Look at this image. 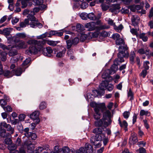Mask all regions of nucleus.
I'll use <instances>...</instances> for the list:
<instances>
[{
	"mask_svg": "<svg viewBox=\"0 0 153 153\" xmlns=\"http://www.w3.org/2000/svg\"><path fill=\"white\" fill-rule=\"evenodd\" d=\"M140 37L143 41L146 42L148 40V38L146 36V34L144 33H142L140 35Z\"/></svg>",
	"mask_w": 153,
	"mask_h": 153,
	"instance_id": "41",
	"label": "nucleus"
},
{
	"mask_svg": "<svg viewBox=\"0 0 153 153\" xmlns=\"http://www.w3.org/2000/svg\"><path fill=\"white\" fill-rule=\"evenodd\" d=\"M52 52V50L50 47H48L46 48L42 49V53L44 56L50 57Z\"/></svg>",
	"mask_w": 153,
	"mask_h": 153,
	"instance_id": "11",
	"label": "nucleus"
},
{
	"mask_svg": "<svg viewBox=\"0 0 153 153\" xmlns=\"http://www.w3.org/2000/svg\"><path fill=\"white\" fill-rule=\"evenodd\" d=\"M128 96L129 98V99L131 101L133 100V94L131 89L129 90L128 94Z\"/></svg>",
	"mask_w": 153,
	"mask_h": 153,
	"instance_id": "45",
	"label": "nucleus"
},
{
	"mask_svg": "<svg viewBox=\"0 0 153 153\" xmlns=\"http://www.w3.org/2000/svg\"><path fill=\"white\" fill-rule=\"evenodd\" d=\"M95 125L96 127L103 126L105 127L107 126L108 124L107 122L105 121V119L104 118H102L99 120H96L95 122Z\"/></svg>",
	"mask_w": 153,
	"mask_h": 153,
	"instance_id": "9",
	"label": "nucleus"
},
{
	"mask_svg": "<svg viewBox=\"0 0 153 153\" xmlns=\"http://www.w3.org/2000/svg\"><path fill=\"white\" fill-rule=\"evenodd\" d=\"M21 130H20V132L24 134L25 136L27 138L30 137L33 140H35L37 136L36 134L34 133H31L29 132V128H25L24 130H23V127L22 126H19Z\"/></svg>",
	"mask_w": 153,
	"mask_h": 153,
	"instance_id": "5",
	"label": "nucleus"
},
{
	"mask_svg": "<svg viewBox=\"0 0 153 153\" xmlns=\"http://www.w3.org/2000/svg\"><path fill=\"white\" fill-rule=\"evenodd\" d=\"M118 121L119 124L121 127L124 128L125 131L127 130V128L128 126V123L126 120H124L122 122L121 121L120 118L119 117L118 120Z\"/></svg>",
	"mask_w": 153,
	"mask_h": 153,
	"instance_id": "19",
	"label": "nucleus"
},
{
	"mask_svg": "<svg viewBox=\"0 0 153 153\" xmlns=\"http://www.w3.org/2000/svg\"><path fill=\"white\" fill-rule=\"evenodd\" d=\"M17 148V146L14 144H11L8 145L7 146L8 149L10 151V153H18L19 152L17 151H14L13 152H11V151L15 150Z\"/></svg>",
	"mask_w": 153,
	"mask_h": 153,
	"instance_id": "20",
	"label": "nucleus"
},
{
	"mask_svg": "<svg viewBox=\"0 0 153 153\" xmlns=\"http://www.w3.org/2000/svg\"><path fill=\"white\" fill-rule=\"evenodd\" d=\"M88 36L93 37V33L92 32H89L87 34H84L82 35L80 38V41L82 42H84L87 39Z\"/></svg>",
	"mask_w": 153,
	"mask_h": 153,
	"instance_id": "18",
	"label": "nucleus"
},
{
	"mask_svg": "<svg viewBox=\"0 0 153 153\" xmlns=\"http://www.w3.org/2000/svg\"><path fill=\"white\" fill-rule=\"evenodd\" d=\"M73 45H76L77 44L79 41V38L78 37H75L74 39L71 40Z\"/></svg>",
	"mask_w": 153,
	"mask_h": 153,
	"instance_id": "60",
	"label": "nucleus"
},
{
	"mask_svg": "<svg viewBox=\"0 0 153 153\" xmlns=\"http://www.w3.org/2000/svg\"><path fill=\"white\" fill-rule=\"evenodd\" d=\"M146 70L144 69L140 73V75L141 76H142L143 78L145 77L147 74V71Z\"/></svg>",
	"mask_w": 153,
	"mask_h": 153,
	"instance_id": "63",
	"label": "nucleus"
},
{
	"mask_svg": "<svg viewBox=\"0 0 153 153\" xmlns=\"http://www.w3.org/2000/svg\"><path fill=\"white\" fill-rule=\"evenodd\" d=\"M66 49H64L62 51H57L56 54V56L58 58H61L65 55Z\"/></svg>",
	"mask_w": 153,
	"mask_h": 153,
	"instance_id": "28",
	"label": "nucleus"
},
{
	"mask_svg": "<svg viewBox=\"0 0 153 153\" xmlns=\"http://www.w3.org/2000/svg\"><path fill=\"white\" fill-rule=\"evenodd\" d=\"M137 141L138 139L137 137L135 134H134L132 135L130 138L129 143L131 144H134Z\"/></svg>",
	"mask_w": 153,
	"mask_h": 153,
	"instance_id": "21",
	"label": "nucleus"
},
{
	"mask_svg": "<svg viewBox=\"0 0 153 153\" xmlns=\"http://www.w3.org/2000/svg\"><path fill=\"white\" fill-rule=\"evenodd\" d=\"M77 30L79 32H81L84 30V26L80 24H77L76 25Z\"/></svg>",
	"mask_w": 153,
	"mask_h": 153,
	"instance_id": "35",
	"label": "nucleus"
},
{
	"mask_svg": "<svg viewBox=\"0 0 153 153\" xmlns=\"http://www.w3.org/2000/svg\"><path fill=\"white\" fill-rule=\"evenodd\" d=\"M31 60V58L30 57L28 58L23 62L22 65L23 66L27 65H28Z\"/></svg>",
	"mask_w": 153,
	"mask_h": 153,
	"instance_id": "52",
	"label": "nucleus"
},
{
	"mask_svg": "<svg viewBox=\"0 0 153 153\" xmlns=\"http://www.w3.org/2000/svg\"><path fill=\"white\" fill-rule=\"evenodd\" d=\"M150 50L148 48L146 47L144 48H141L137 51V53L140 54H146L148 55L149 53Z\"/></svg>",
	"mask_w": 153,
	"mask_h": 153,
	"instance_id": "16",
	"label": "nucleus"
},
{
	"mask_svg": "<svg viewBox=\"0 0 153 153\" xmlns=\"http://www.w3.org/2000/svg\"><path fill=\"white\" fill-rule=\"evenodd\" d=\"M102 132V129L100 128H95L93 130V132L95 135L91 137L90 141L96 147L99 148L101 146L102 140L105 137V134Z\"/></svg>",
	"mask_w": 153,
	"mask_h": 153,
	"instance_id": "2",
	"label": "nucleus"
},
{
	"mask_svg": "<svg viewBox=\"0 0 153 153\" xmlns=\"http://www.w3.org/2000/svg\"><path fill=\"white\" fill-rule=\"evenodd\" d=\"M101 111L100 109L97 110L96 109L94 111L95 113L94 114V117L96 120L100 119L101 117V114L100 112V111Z\"/></svg>",
	"mask_w": 153,
	"mask_h": 153,
	"instance_id": "25",
	"label": "nucleus"
},
{
	"mask_svg": "<svg viewBox=\"0 0 153 153\" xmlns=\"http://www.w3.org/2000/svg\"><path fill=\"white\" fill-rule=\"evenodd\" d=\"M47 105V104L45 102H42L39 105V108L41 110H43L46 108Z\"/></svg>",
	"mask_w": 153,
	"mask_h": 153,
	"instance_id": "40",
	"label": "nucleus"
},
{
	"mask_svg": "<svg viewBox=\"0 0 153 153\" xmlns=\"http://www.w3.org/2000/svg\"><path fill=\"white\" fill-rule=\"evenodd\" d=\"M12 71L17 76H20L22 74V68H19L16 69L15 70Z\"/></svg>",
	"mask_w": 153,
	"mask_h": 153,
	"instance_id": "26",
	"label": "nucleus"
},
{
	"mask_svg": "<svg viewBox=\"0 0 153 153\" xmlns=\"http://www.w3.org/2000/svg\"><path fill=\"white\" fill-rule=\"evenodd\" d=\"M46 43L50 45L54 46L57 44L58 42L56 41L46 40Z\"/></svg>",
	"mask_w": 153,
	"mask_h": 153,
	"instance_id": "38",
	"label": "nucleus"
},
{
	"mask_svg": "<svg viewBox=\"0 0 153 153\" xmlns=\"http://www.w3.org/2000/svg\"><path fill=\"white\" fill-rule=\"evenodd\" d=\"M86 153H91L93 151V148L92 146L89 144H86L85 146Z\"/></svg>",
	"mask_w": 153,
	"mask_h": 153,
	"instance_id": "30",
	"label": "nucleus"
},
{
	"mask_svg": "<svg viewBox=\"0 0 153 153\" xmlns=\"http://www.w3.org/2000/svg\"><path fill=\"white\" fill-rule=\"evenodd\" d=\"M135 56V54L134 51H131L130 55V60L132 62H134Z\"/></svg>",
	"mask_w": 153,
	"mask_h": 153,
	"instance_id": "44",
	"label": "nucleus"
},
{
	"mask_svg": "<svg viewBox=\"0 0 153 153\" xmlns=\"http://www.w3.org/2000/svg\"><path fill=\"white\" fill-rule=\"evenodd\" d=\"M27 43L28 45H34L36 47H37L38 48H41L43 49V46L46 43V40L43 39L37 41L35 39H31L28 40Z\"/></svg>",
	"mask_w": 153,
	"mask_h": 153,
	"instance_id": "4",
	"label": "nucleus"
},
{
	"mask_svg": "<svg viewBox=\"0 0 153 153\" xmlns=\"http://www.w3.org/2000/svg\"><path fill=\"white\" fill-rule=\"evenodd\" d=\"M115 43L117 45H120V46L119 48V52H120V46H122L123 47H124L126 46L127 48V49L126 50V51H128V48L127 47V46L126 45H124V42L123 39L120 38L119 39H118V40H117L115 41Z\"/></svg>",
	"mask_w": 153,
	"mask_h": 153,
	"instance_id": "17",
	"label": "nucleus"
},
{
	"mask_svg": "<svg viewBox=\"0 0 153 153\" xmlns=\"http://www.w3.org/2000/svg\"><path fill=\"white\" fill-rule=\"evenodd\" d=\"M138 151V153H146V150L143 147L140 148Z\"/></svg>",
	"mask_w": 153,
	"mask_h": 153,
	"instance_id": "64",
	"label": "nucleus"
},
{
	"mask_svg": "<svg viewBox=\"0 0 153 153\" xmlns=\"http://www.w3.org/2000/svg\"><path fill=\"white\" fill-rule=\"evenodd\" d=\"M66 43L67 44V48L69 49L70 48L72 45H73V43H72V42L71 40L69 39L68 40H67Z\"/></svg>",
	"mask_w": 153,
	"mask_h": 153,
	"instance_id": "53",
	"label": "nucleus"
},
{
	"mask_svg": "<svg viewBox=\"0 0 153 153\" xmlns=\"http://www.w3.org/2000/svg\"><path fill=\"white\" fill-rule=\"evenodd\" d=\"M108 85V82L106 80L102 81V83L99 85L100 90H94L93 92L97 93L98 95H101L105 93V88Z\"/></svg>",
	"mask_w": 153,
	"mask_h": 153,
	"instance_id": "6",
	"label": "nucleus"
},
{
	"mask_svg": "<svg viewBox=\"0 0 153 153\" xmlns=\"http://www.w3.org/2000/svg\"><path fill=\"white\" fill-rule=\"evenodd\" d=\"M0 48L4 50H10V48H13V46H11V45H8L6 46L5 45L0 43Z\"/></svg>",
	"mask_w": 153,
	"mask_h": 153,
	"instance_id": "29",
	"label": "nucleus"
},
{
	"mask_svg": "<svg viewBox=\"0 0 153 153\" xmlns=\"http://www.w3.org/2000/svg\"><path fill=\"white\" fill-rule=\"evenodd\" d=\"M5 143L7 145H10L12 143V141L11 139L10 138H7L4 140Z\"/></svg>",
	"mask_w": 153,
	"mask_h": 153,
	"instance_id": "57",
	"label": "nucleus"
},
{
	"mask_svg": "<svg viewBox=\"0 0 153 153\" xmlns=\"http://www.w3.org/2000/svg\"><path fill=\"white\" fill-rule=\"evenodd\" d=\"M10 33V28H6L3 29L2 30H0V34H3L6 36H8Z\"/></svg>",
	"mask_w": 153,
	"mask_h": 153,
	"instance_id": "23",
	"label": "nucleus"
},
{
	"mask_svg": "<svg viewBox=\"0 0 153 153\" xmlns=\"http://www.w3.org/2000/svg\"><path fill=\"white\" fill-rule=\"evenodd\" d=\"M16 36L19 37V39L20 38L24 39L26 37V34L24 33H18L16 34Z\"/></svg>",
	"mask_w": 153,
	"mask_h": 153,
	"instance_id": "56",
	"label": "nucleus"
},
{
	"mask_svg": "<svg viewBox=\"0 0 153 153\" xmlns=\"http://www.w3.org/2000/svg\"><path fill=\"white\" fill-rule=\"evenodd\" d=\"M103 112V118L105 120L107 118H108L109 119V122L111 123V120L110 119L111 117V114L110 111L107 109L106 108V109L104 110L103 111H102Z\"/></svg>",
	"mask_w": 153,
	"mask_h": 153,
	"instance_id": "13",
	"label": "nucleus"
},
{
	"mask_svg": "<svg viewBox=\"0 0 153 153\" xmlns=\"http://www.w3.org/2000/svg\"><path fill=\"white\" fill-rule=\"evenodd\" d=\"M130 115L129 111H125L123 114V116L125 119H127L129 117Z\"/></svg>",
	"mask_w": 153,
	"mask_h": 153,
	"instance_id": "50",
	"label": "nucleus"
},
{
	"mask_svg": "<svg viewBox=\"0 0 153 153\" xmlns=\"http://www.w3.org/2000/svg\"><path fill=\"white\" fill-rule=\"evenodd\" d=\"M2 74H3L4 76L5 77H10L12 76V72H10L8 70H5L4 71L2 69Z\"/></svg>",
	"mask_w": 153,
	"mask_h": 153,
	"instance_id": "27",
	"label": "nucleus"
},
{
	"mask_svg": "<svg viewBox=\"0 0 153 153\" xmlns=\"http://www.w3.org/2000/svg\"><path fill=\"white\" fill-rule=\"evenodd\" d=\"M38 52V49L35 46L31 45L28 49L26 50L25 53L29 55L36 54Z\"/></svg>",
	"mask_w": 153,
	"mask_h": 153,
	"instance_id": "8",
	"label": "nucleus"
},
{
	"mask_svg": "<svg viewBox=\"0 0 153 153\" xmlns=\"http://www.w3.org/2000/svg\"><path fill=\"white\" fill-rule=\"evenodd\" d=\"M120 52L118 54V58L115 59L114 64L111 67L110 69L111 71V73H115L118 70V65L119 62L122 63L124 61L123 59L124 57H128L129 56L128 53L126 51L127 48L126 46L120 47Z\"/></svg>",
	"mask_w": 153,
	"mask_h": 153,
	"instance_id": "1",
	"label": "nucleus"
},
{
	"mask_svg": "<svg viewBox=\"0 0 153 153\" xmlns=\"http://www.w3.org/2000/svg\"><path fill=\"white\" fill-rule=\"evenodd\" d=\"M56 30H51L48 33V37H51L52 36L55 35Z\"/></svg>",
	"mask_w": 153,
	"mask_h": 153,
	"instance_id": "61",
	"label": "nucleus"
},
{
	"mask_svg": "<svg viewBox=\"0 0 153 153\" xmlns=\"http://www.w3.org/2000/svg\"><path fill=\"white\" fill-rule=\"evenodd\" d=\"M24 146L27 148L28 150L31 151L35 148V145L29 140H27L24 143Z\"/></svg>",
	"mask_w": 153,
	"mask_h": 153,
	"instance_id": "10",
	"label": "nucleus"
},
{
	"mask_svg": "<svg viewBox=\"0 0 153 153\" xmlns=\"http://www.w3.org/2000/svg\"><path fill=\"white\" fill-rule=\"evenodd\" d=\"M88 6V4L85 2H82L80 5V7L82 9H86Z\"/></svg>",
	"mask_w": 153,
	"mask_h": 153,
	"instance_id": "58",
	"label": "nucleus"
},
{
	"mask_svg": "<svg viewBox=\"0 0 153 153\" xmlns=\"http://www.w3.org/2000/svg\"><path fill=\"white\" fill-rule=\"evenodd\" d=\"M5 111L7 112H11L12 111L13 109L12 107L9 105H7L6 107H4L3 108Z\"/></svg>",
	"mask_w": 153,
	"mask_h": 153,
	"instance_id": "51",
	"label": "nucleus"
},
{
	"mask_svg": "<svg viewBox=\"0 0 153 153\" xmlns=\"http://www.w3.org/2000/svg\"><path fill=\"white\" fill-rule=\"evenodd\" d=\"M150 65V62L148 61H146L144 62L143 66L145 69L148 70L149 68V65Z\"/></svg>",
	"mask_w": 153,
	"mask_h": 153,
	"instance_id": "46",
	"label": "nucleus"
},
{
	"mask_svg": "<svg viewBox=\"0 0 153 153\" xmlns=\"http://www.w3.org/2000/svg\"><path fill=\"white\" fill-rule=\"evenodd\" d=\"M59 150L60 151H62L64 153H69L70 152L69 148L68 147L66 146L62 148V149H60Z\"/></svg>",
	"mask_w": 153,
	"mask_h": 153,
	"instance_id": "48",
	"label": "nucleus"
},
{
	"mask_svg": "<svg viewBox=\"0 0 153 153\" xmlns=\"http://www.w3.org/2000/svg\"><path fill=\"white\" fill-rule=\"evenodd\" d=\"M5 128L7 129V131H10L11 134H12L13 133L14 129L11 127L10 125L8 124Z\"/></svg>",
	"mask_w": 153,
	"mask_h": 153,
	"instance_id": "49",
	"label": "nucleus"
},
{
	"mask_svg": "<svg viewBox=\"0 0 153 153\" xmlns=\"http://www.w3.org/2000/svg\"><path fill=\"white\" fill-rule=\"evenodd\" d=\"M90 105L94 108V111L96 109L97 110L100 109L101 111H103L106 109V107L104 104H97L95 102H92L90 103Z\"/></svg>",
	"mask_w": 153,
	"mask_h": 153,
	"instance_id": "7",
	"label": "nucleus"
},
{
	"mask_svg": "<svg viewBox=\"0 0 153 153\" xmlns=\"http://www.w3.org/2000/svg\"><path fill=\"white\" fill-rule=\"evenodd\" d=\"M39 114V112L38 111H36L34 112L30 115V118L35 120L37 119L38 118Z\"/></svg>",
	"mask_w": 153,
	"mask_h": 153,
	"instance_id": "24",
	"label": "nucleus"
},
{
	"mask_svg": "<svg viewBox=\"0 0 153 153\" xmlns=\"http://www.w3.org/2000/svg\"><path fill=\"white\" fill-rule=\"evenodd\" d=\"M8 40L9 42L12 43L14 42V43H16L20 41V40L19 37L16 35L13 37H11L8 38Z\"/></svg>",
	"mask_w": 153,
	"mask_h": 153,
	"instance_id": "22",
	"label": "nucleus"
},
{
	"mask_svg": "<svg viewBox=\"0 0 153 153\" xmlns=\"http://www.w3.org/2000/svg\"><path fill=\"white\" fill-rule=\"evenodd\" d=\"M73 51L72 50H69L68 51V54L70 58V59H74V57L73 55Z\"/></svg>",
	"mask_w": 153,
	"mask_h": 153,
	"instance_id": "42",
	"label": "nucleus"
},
{
	"mask_svg": "<svg viewBox=\"0 0 153 153\" xmlns=\"http://www.w3.org/2000/svg\"><path fill=\"white\" fill-rule=\"evenodd\" d=\"M114 29L117 32H121L123 28V27L122 24H120L119 26H117L116 25H114Z\"/></svg>",
	"mask_w": 153,
	"mask_h": 153,
	"instance_id": "33",
	"label": "nucleus"
},
{
	"mask_svg": "<svg viewBox=\"0 0 153 153\" xmlns=\"http://www.w3.org/2000/svg\"><path fill=\"white\" fill-rule=\"evenodd\" d=\"M46 37H48V32H46L45 33L38 36L37 38L38 39H42Z\"/></svg>",
	"mask_w": 153,
	"mask_h": 153,
	"instance_id": "54",
	"label": "nucleus"
},
{
	"mask_svg": "<svg viewBox=\"0 0 153 153\" xmlns=\"http://www.w3.org/2000/svg\"><path fill=\"white\" fill-rule=\"evenodd\" d=\"M86 149L85 147H82L76 151V153H86Z\"/></svg>",
	"mask_w": 153,
	"mask_h": 153,
	"instance_id": "39",
	"label": "nucleus"
},
{
	"mask_svg": "<svg viewBox=\"0 0 153 153\" xmlns=\"http://www.w3.org/2000/svg\"><path fill=\"white\" fill-rule=\"evenodd\" d=\"M87 14L85 13H82L80 15V17L83 20H86L87 17Z\"/></svg>",
	"mask_w": 153,
	"mask_h": 153,
	"instance_id": "59",
	"label": "nucleus"
},
{
	"mask_svg": "<svg viewBox=\"0 0 153 153\" xmlns=\"http://www.w3.org/2000/svg\"><path fill=\"white\" fill-rule=\"evenodd\" d=\"M112 37L114 40L116 41L120 38V36L119 34L116 33L113 34Z\"/></svg>",
	"mask_w": 153,
	"mask_h": 153,
	"instance_id": "55",
	"label": "nucleus"
},
{
	"mask_svg": "<svg viewBox=\"0 0 153 153\" xmlns=\"http://www.w3.org/2000/svg\"><path fill=\"white\" fill-rule=\"evenodd\" d=\"M140 18L137 15H132L131 21L132 25L134 26H137L139 22Z\"/></svg>",
	"mask_w": 153,
	"mask_h": 153,
	"instance_id": "14",
	"label": "nucleus"
},
{
	"mask_svg": "<svg viewBox=\"0 0 153 153\" xmlns=\"http://www.w3.org/2000/svg\"><path fill=\"white\" fill-rule=\"evenodd\" d=\"M34 2L36 3L37 5H42L43 6L44 8H45L46 6L45 5L43 4V0H34Z\"/></svg>",
	"mask_w": 153,
	"mask_h": 153,
	"instance_id": "37",
	"label": "nucleus"
},
{
	"mask_svg": "<svg viewBox=\"0 0 153 153\" xmlns=\"http://www.w3.org/2000/svg\"><path fill=\"white\" fill-rule=\"evenodd\" d=\"M7 54L5 52H2V51L0 50V56L2 61L4 62L7 59Z\"/></svg>",
	"mask_w": 153,
	"mask_h": 153,
	"instance_id": "32",
	"label": "nucleus"
},
{
	"mask_svg": "<svg viewBox=\"0 0 153 153\" xmlns=\"http://www.w3.org/2000/svg\"><path fill=\"white\" fill-rule=\"evenodd\" d=\"M96 23L93 22L87 23L85 25L86 28H88L89 31H92L95 30L97 27L96 26Z\"/></svg>",
	"mask_w": 153,
	"mask_h": 153,
	"instance_id": "15",
	"label": "nucleus"
},
{
	"mask_svg": "<svg viewBox=\"0 0 153 153\" xmlns=\"http://www.w3.org/2000/svg\"><path fill=\"white\" fill-rule=\"evenodd\" d=\"M140 116L146 115L149 116L150 115V114L148 111H146L144 110H141L140 111Z\"/></svg>",
	"mask_w": 153,
	"mask_h": 153,
	"instance_id": "34",
	"label": "nucleus"
},
{
	"mask_svg": "<svg viewBox=\"0 0 153 153\" xmlns=\"http://www.w3.org/2000/svg\"><path fill=\"white\" fill-rule=\"evenodd\" d=\"M28 1L27 0H22L21 3L22 4L21 7L24 8L26 7L27 5Z\"/></svg>",
	"mask_w": 153,
	"mask_h": 153,
	"instance_id": "43",
	"label": "nucleus"
},
{
	"mask_svg": "<svg viewBox=\"0 0 153 153\" xmlns=\"http://www.w3.org/2000/svg\"><path fill=\"white\" fill-rule=\"evenodd\" d=\"M87 17L88 19L92 20H97V17L94 15L93 13H90L87 14Z\"/></svg>",
	"mask_w": 153,
	"mask_h": 153,
	"instance_id": "31",
	"label": "nucleus"
},
{
	"mask_svg": "<svg viewBox=\"0 0 153 153\" xmlns=\"http://www.w3.org/2000/svg\"><path fill=\"white\" fill-rule=\"evenodd\" d=\"M8 54L10 56H13L17 54V51L16 50H11L8 52Z\"/></svg>",
	"mask_w": 153,
	"mask_h": 153,
	"instance_id": "36",
	"label": "nucleus"
},
{
	"mask_svg": "<svg viewBox=\"0 0 153 153\" xmlns=\"http://www.w3.org/2000/svg\"><path fill=\"white\" fill-rule=\"evenodd\" d=\"M27 45L25 42L23 41H20L18 44H16L13 46V48L15 47L17 49H25L26 48Z\"/></svg>",
	"mask_w": 153,
	"mask_h": 153,
	"instance_id": "12",
	"label": "nucleus"
},
{
	"mask_svg": "<svg viewBox=\"0 0 153 153\" xmlns=\"http://www.w3.org/2000/svg\"><path fill=\"white\" fill-rule=\"evenodd\" d=\"M139 30L138 27H136L135 29L132 28L130 30V32L133 34L137 35V31Z\"/></svg>",
	"mask_w": 153,
	"mask_h": 153,
	"instance_id": "47",
	"label": "nucleus"
},
{
	"mask_svg": "<svg viewBox=\"0 0 153 153\" xmlns=\"http://www.w3.org/2000/svg\"><path fill=\"white\" fill-rule=\"evenodd\" d=\"M27 18L31 21L30 23V27L35 28L37 27L41 28L42 27V25L36 19L35 17L33 15L29 14L27 16Z\"/></svg>",
	"mask_w": 153,
	"mask_h": 153,
	"instance_id": "3",
	"label": "nucleus"
},
{
	"mask_svg": "<svg viewBox=\"0 0 153 153\" xmlns=\"http://www.w3.org/2000/svg\"><path fill=\"white\" fill-rule=\"evenodd\" d=\"M25 117V115L24 114H22L19 115V118L20 121H23Z\"/></svg>",
	"mask_w": 153,
	"mask_h": 153,
	"instance_id": "62",
	"label": "nucleus"
}]
</instances>
